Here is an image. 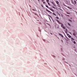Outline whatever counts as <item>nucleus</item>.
I'll return each mask as SVG.
<instances>
[{"mask_svg": "<svg viewBox=\"0 0 77 77\" xmlns=\"http://www.w3.org/2000/svg\"><path fill=\"white\" fill-rule=\"evenodd\" d=\"M73 43H74V44H76V42L75 41H74L73 42Z\"/></svg>", "mask_w": 77, "mask_h": 77, "instance_id": "obj_9", "label": "nucleus"}, {"mask_svg": "<svg viewBox=\"0 0 77 77\" xmlns=\"http://www.w3.org/2000/svg\"><path fill=\"white\" fill-rule=\"evenodd\" d=\"M46 2H49V0H46Z\"/></svg>", "mask_w": 77, "mask_h": 77, "instance_id": "obj_13", "label": "nucleus"}, {"mask_svg": "<svg viewBox=\"0 0 77 77\" xmlns=\"http://www.w3.org/2000/svg\"><path fill=\"white\" fill-rule=\"evenodd\" d=\"M32 11H35V10L34 9H33Z\"/></svg>", "mask_w": 77, "mask_h": 77, "instance_id": "obj_28", "label": "nucleus"}, {"mask_svg": "<svg viewBox=\"0 0 77 77\" xmlns=\"http://www.w3.org/2000/svg\"><path fill=\"white\" fill-rule=\"evenodd\" d=\"M70 33V34L71 33Z\"/></svg>", "mask_w": 77, "mask_h": 77, "instance_id": "obj_30", "label": "nucleus"}, {"mask_svg": "<svg viewBox=\"0 0 77 77\" xmlns=\"http://www.w3.org/2000/svg\"><path fill=\"white\" fill-rule=\"evenodd\" d=\"M56 3H57V5H58L60 6V5H59V2H58V1H56Z\"/></svg>", "mask_w": 77, "mask_h": 77, "instance_id": "obj_3", "label": "nucleus"}, {"mask_svg": "<svg viewBox=\"0 0 77 77\" xmlns=\"http://www.w3.org/2000/svg\"><path fill=\"white\" fill-rule=\"evenodd\" d=\"M57 21L58 22V23L59 24H61V27L63 28V29H65V27L63 26V24L60 22L59 21L57 20Z\"/></svg>", "mask_w": 77, "mask_h": 77, "instance_id": "obj_1", "label": "nucleus"}, {"mask_svg": "<svg viewBox=\"0 0 77 77\" xmlns=\"http://www.w3.org/2000/svg\"><path fill=\"white\" fill-rule=\"evenodd\" d=\"M53 8H54V9H55V7H53Z\"/></svg>", "mask_w": 77, "mask_h": 77, "instance_id": "obj_24", "label": "nucleus"}, {"mask_svg": "<svg viewBox=\"0 0 77 77\" xmlns=\"http://www.w3.org/2000/svg\"><path fill=\"white\" fill-rule=\"evenodd\" d=\"M53 15H55V16H56V14H55V13H53Z\"/></svg>", "mask_w": 77, "mask_h": 77, "instance_id": "obj_10", "label": "nucleus"}, {"mask_svg": "<svg viewBox=\"0 0 77 77\" xmlns=\"http://www.w3.org/2000/svg\"><path fill=\"white\" fill-rule=\"evenodd\" d=\"M72 3L73 4V5H76V1H74V2L73 1H72Z\"/></svg>", "mask_w": 77, "mask_h": 77, "instance_id": "obj_2", "label": "nucleus"}, {"mask_svg": "<svg viewBox=\"0 0 77 77\" xmlns=\"http://www.w3.org/2000/svg\"><path fill=\"white\" fill-rule=\"evenodd\" d=\"M46 11H48V12H50V11H49L48 10H47Z\"/></svg>", "mask_w": 77, "mask_h": 77, "instance_id": "obj_16", "label": "nucleus"}, {"mask_svg": "<svg viewBox=\"0 0 77 77\" xmlns=\"http://www.w3.org/2000/svg\"><path fill=\"white\" fill-rule=\"evenodd\" d=\"M44 0H42V2H44Z\"/></svg>", "mask_w": 77, "mask_h": 77, "instance_id": "obj_21", "label": "nucleus"}, {"mask_svg": "<svg viewBox=\"0 0 77 77\" xmlns=\"http://www.w3.org/2000/svg\"><path fill=\"white\" fill-rule=\"evenodd\" d=\"M67 35L68 36H69V34H67Z\"/></svg>", "mask_w": 77, "mask_h": 77, "instance_id": "obj_20", "label": "nucleus"}, {"mask_svg": "<svg viewBox=\"0 0 77 77\" xmlns=\"http://www.w3.org/2000/svg\"><path fill=\"white\" fill-rule=\"evenodd\" d=\"M68 24L69 26H71V25L69 23H68Z\"/></svg>", "mask_w": 77, "mask_h": 77, "instance_id": "obj_12", "label": "nucleus"}, {"mask_svg": "<svg viewBox=\"0 0 77 77\" xmlns=\"http://www.w3.org/2000/svg\"><path fill=\"white\" fill-rule=\"evenodd\" d=\"M50 10H51V11H53V12L54 11V10H53V9L52 8H51L50 9Z\"/></svg>", "mask_w": 77, "mask_h": 77, "instance_id": "obj_5", "label": "nucleus"}, {"mask_svg": "<svg viewBox=\"0 0 77 77\" xmlns=\"http://www.w3.org/2000/svg\"><path fill=\"white\" fill-rule=\"evenodd\" d=\"M59 35L61 36H62V38H63V35H62V34H61L60 33H59Z\"/></svg>", "mask_w": 77, "mask_h": 77, "instance_id": "obj_4", "label": "nucleus"}, {"mask_svg": "<svg viewBox=\"0 0 77 77\" xmlns=\"http://www.w3.org/2000/svg\"><path fill=\"white\" fill-rule=\"evenodd\" d=\"M68 36L69 38H71V36L69 35Z\"/></svg>", "mask_w": 77, "mask_h": 77, "instance_id": "obj_7", "label": "nucleus"}, {"mask_svg": "<svg viewBox=\"0 0 77 77\" xmlns=\"http://www.w3.org/2000/svg\"><path fill=\"white\" fill-rule=\"evenodd\" d=\"M57 6H58V7H60H60L59 5H57Z\"/></svg>", "mask_w": 77, "mask_h": 77, "instance_id": "obj_23", "label": "nucleus"}, {"mask_svg": "<svg viewBox=\"0 0 77 77\" xmlns=\"http://www.w3.org/2000/svg\"><path fill=\"white\" fill-rule=\"evenodd\" d=\"M66 14H70V13H68V12H67Z\"/></svg>", "mask_w": 77, "mask_h": 77, "instance_id": "obj_17", "label": "nucleus"}, {"mask_svg": "<svg viewBox=\"0 0 77 77\" xmlns=\"http://www.w3.org/2000/svg\"><path fill=\"white\" fill-rule=\"evenodd\" d=\"M43 4H45V2H43Z\"/></svg>", "mask_w": 77, "mask_h": 77, "instance_id": "obj_19", "label": "nucleus"}, {"mask_svg": "<svg viewBox=\"0 0 77 77\" xmlns=\"http://www.w3.org/2000/svg\"><path fill=\"white\" fill-rule=\"evenodd\" d=\"M39 0H38V2H39Z\"/></svg>", "mask_w": 77, "mask_h": 77, "instance_id": "obj_29", "label": "nucleus"}, {"mask_svg": "<svg viewBox=\"0 0 77 77\" xmlns=\"http://www.w3.org/2000/svg\"><path fill=\"white\" fill-rule=\"evenodd\" d=\"M67 16H68V17H69V15H66Z\"/></svg>", "mask_w": 77, "mask_h": 77, "instance_id": "obj_22", "label": "nucleus"}, {"mask_svg": "<svg viewBox=\"0 0 77 77\" xmlns=\"http://www.w3.org/2000/svg\"><path fill=\"white\" fill-rule=\"evenodd\" d=\"M69 21H71V20H69Z\"/></svg>", "mask_w": 77, "mask_h": 77, "instance_id": "obj_26", "label": "nucleus"}, {"mask_svg": "<svg viewBox=\"0 0 77 77\" xmlns=\"http://www.w3.org/2000/svg\"><path fill=\"white\" fill-rule=\"evenodd\" d=\"M46 7L47 8H49H49H48V6L47 5H46Z\"/></svg>", "mask_w": 77, "mask_h": 77, "instance_id": "obj_14", "label": "nucleus"}, {"mask_svg": "<svg viewBox=\"0 0 77 77\" xmlns=\"http://www.w3.org/2000/svg\"><path fill=\"white\" fill-rule=\"evenodd\" d=\"M56 18H57V19H59V17H56Z\"/></svg>", "mask_w": 77, "mask_h": 77, "instance_id": "obj_15", "label": "nucleus"}, {"mask_svg": "<svg viewBox=\"0 0 77 77\" xmlns=\"http://www.w3.org/2000/svg\"><path fill=\"white\" fill-rule=\"evenodd\" d=\"M58 15H59L60 16V15L58 13Z\"/></svg>", "mask_w": 77, "mask_h": 77, "instance_id": "obj_25", "label": "nucleus"}, {"mask_svg": "<svg viewBox=\"0 0 77 77\" xmlns=\"http://www.w3.org/2000/svg\"><path fill=\"white\" fill-rule=\"evenodd\" d=\"M51 3H52V4H53L54 5V6H55V4H54V3L53 2H52Z\"/></svg>", "mask_w": 77, "mask_h": 77, "instance_id": "obj_6", "label": "nucleus"}, {"mask_svg": "<svg viewBox=\"0 0 77 77\" xmlns=\"http://www.w3.org/2000/svg\"><path fill=\"white\" fill-rule=\"evenodd\" d=\"M71 39H72V40L74 41V38H71Z\"/></svg>", "mask_w": 77, "mask_h": 77, "instance_id": "obj_8", "label": "nucleus"}, {"mask_svg": "<svg viewBox=\"0 0 77 77\" xmlns=\"http://www.w3.org/2000/svg\"><path fill=\"white\" fill-rule=\"evenodd\" d=\"M42 8H44V7H43V5H42Z\"/></svg>", "mask_w": 77, "mask_h": 77, "instance_id": "obj_27", "label": "nucleus"}, {"mask_svg": "<svg viewBox=\"0 0 77 77\" xmlns=\"http://www.w3.org/2000/svg\"><path fill=\"white\" fill-rule=\"evenodd\" d=\"M48 5H49V6H50V3H48Z\"/></svg>", "mask_w": 77, "mask_h": 77, "instance_id": "obj_18", "label": "nucleus"}, {"mask_svg": "<svg viewBox=\"0 0 77 77\" xmlns=\"http://www.w3.org/2000/svg\"><path fill=\"white\" fill-rule=\"evenodd\" d=\"M73 35H74V36H75V35H75V33H73Z\"/></svg>", "mask_w": 77, "mask_h": 77, "instance_id": "obj_11", "label": "nucleus"}]
</instances>
